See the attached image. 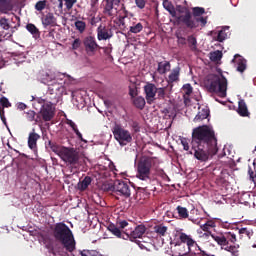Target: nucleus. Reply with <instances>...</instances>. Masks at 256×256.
Listing matches in <instances>:
<instances>
[{
  "label": "nucleus",
  "instance_id": "f257e3e1",
  "mask_svg": "<svg viewBox=\"0 0 256 256\" xmlns=\"http://www.w3.org/2000/svg\"><path fill=\"white\" fill-rule=\"evenodd\" d=\"M191 146L194 152H190V155H194L195 159L201 162L209 161L210 157L217 155L219 152L215 130L207 125L194 128Z\"/></svg>",
  "mask_w": 256,
  "mask_h": 256
},
{
  "label": "nucleus",
  "instance_id": "f03ea898",
  "mask_svg": "<svg viewBox=\"0 0 256 256\" xmlns=\"http://www.w3.org/2000/svg\"><path fill=\"white\" fill-rule=\"evenodd\" d=\"M213 228H215V222L213 221H207L201 226L202 231L209 233L210 237L217 242V245H219L221 249L228 251V253H231L233 256H239V245H235V243H237L235 233H212L211 229Z\"/></svg>",
  "mask_w": 256,
  "mask_h": 256
},
{
  "label": "nucleus",
  "instance_id": "7ed1b4c3",
  "mask_svg": "<svg viewBox=\"0 0 256 256\" xmlns=\"http://www.w3.org/2000/svg\"><path fill=\"white\" fill-rule=\"evenodd\" d=\"M48 147H50L51 151L58 155L60 159L66 163L67 167H71V169H77L79 167V161H81V153L77 151V149L73 147H65L60 146L59 144L49 141Z\"/></svg>",
  "mask_w": 256,
  "mask_h": 256
},
{
  "label": "nucleus",
  "instance_id": "20e7f679",
  "mask_svg": "<svg viewBox=\"0 0 256 256\" xmlns=\"http://www.w3.org/2000/svg\"><path fill=\"white\" fill-rule=\"evenodd\" d=\"M38 79H40L41 83L44 85H48L49 99L57 102L65 88L57 82L55 72L51 70H41L38 74Z\"/></svg>",
  "mask_w": 256,
  "mask_h": 256
},
{
  "label": "nucleus",
  "instance_id": "39448f33",
  "mask_svg": "<svg viewBox=\"0 0 256 256\" xmlns=\"http://www.w3.org/2000/svg\"><path fill=\"white\" fill-rule=\"evenodd\" d=\"M53 237L61 243L69 253L75 250V237L73 231L63 222L56 223L53 229Z\"/></svg>",
  "mask_w": 256,
  "mask_h": 256
},
{
  "label": "nucleus",
  "instance_id": "423d86ee",
  "mask_svg": "<svg viewBox=\"0 0 256 256\" xmlns=\"http://www.w3.org/2000/svg\"><path fill=\"white\" fill-rule=\"evenodd\" d=\"M205 8L194 7L191 11H187L186 15H180L178 22L182 23L187 29H197V27H205L207 25V17H203Z\"/></svg>",
  "mask_w": 256,
  "mask_h": 256
},
{
  "label": "nucleus",
  "instance_id": "0eeeda50",
  "mask_svg": "<svg viewBox=\"0 0 256 256\" xmlns=\"http://www.w3.org/2000/svg\"><path fill=\"white\" fill-rule=\"evenodd\" d=\"M206 87L210 93H217L219 97H227V78L223 75H208Z\"/></svg>",
  "mask_w": 256,
  "mask_h": 256
},
{
  "label": "nucleus",
  "instance_id": "6e6552de",
  "mask_svg": "<svg viewBox=\"0 0 256 256\" xmlns=\"http://www.w3.org/2000/svg\"><path fill=\"white\" fill-rule=\"evenodd\" d=\"M152 167H153V158H149V157L141 158L138 161L137 166H136L137 179H140L141 181H151Z\"/></svg>",
  "mask_w": 256,
  "mask_h": 256
},
{
  "label": "nucleus",
  "instance_id": "1a4fd4ad",
  "mask_svg": "<svg viewBox=\"0 0 256 256\" xmlns=\"http://www.w3.org/2000/svg\"><path fill=\"white\" fill-rule=\"evenodd\" d=\"M129 227V222L127 220H118L116 221V224H109L107 229L114 237H117V239H124L127 241V234L125 233V229Z\"/></svg>",
  "mask_w": 256,
  "mask_h": 256
},
{
  "label": "nucleus",
  "instance_id": "9d476101",
  "mask_svg": "<svg viewBox=\"0 0 256 256\" xmlns=\"http://www.w3.org/2000/svg\"><path fill=\"white\" fill-rule=\"evenodd\" d=\"M112 132H113L114 138L116 139V141H118L121 147H125V145H129V143L133 141V136H131V132L121 127V125L114 126Z\"/></svg>",
  "mask_w": 256,
  "mask_h": 256
},
{
  "label": "nucleus",
  "instance_id": "9b49d317",
  "mask_svg": "<svg viewBox=\"0 0 256 256\" xmlns=\"http://www.w3.org/2000/svg\"><path fill=\"white\" fill-rule=\"evenodd\" d=\"M146 231L147 227H145V225L143 224L136 226L135 229H132L131 227L128 226L127 229H125L126 240L130 239L132 242L137 243L140 249H143V244L137 241V239H141V237L145 235Z\"/></svg>",
  "mask_w": 256,
  "mask_h": 256
},
{
  "label": "nucleus",
  "instance_id": "f8f14e48",
  "mask_svg": "<svg viewBox=\"0 0 256 256\" xmlns=\"http://www.w3.org/2000/svg\"><path fill=\"white\" fill-rule=\"evenodd\" d=\"M112 191L118 195H123L126 199L131 197V186L123 180H116L112 186Z\"/></svg>",
  "mask_w": 256,
  "mask_h": 256
},
{
  "label": "nucleus",
  "instance_id": "ddd939ff",
  "mask_svg": "<svg viewBox=\"0 0 256 256\" xmlns=\"http://www.w3.org/2000/svg\"><path fill=\"white\" fill-rule=\"evenodd\" d=\"M144 95L148 105H153L157 101V86L155 84L147 82L143 87Z\"/></svg>",
  "mask_w": 256,
  "mask_h": 256
},
{
  "label": "nucleus",
  "instance_id": "4468645a",
  "mask_svg": "<svg viewBox=\"0 0 256 256\" xmlns=\"http://www.w3.org/2000/svg\"><path fill=\"white\" fill-rule=\"evenodd\" d=\"M54 102H47L46 104L42 105L40 112L38 113L40 117L43 119V121H51L53 117H55V108H53Z\"/></svg>",
  "mask_w": 256,
  "mask_h": 256
},
{
  "label": "nucleus",
  "instance_id": "2eb2a0df",
  "mask_svg": "<svg viewBox=\"0 0 256 256\" xmlns=\"http://www.w3.org/2000/svg\"><path fill=\"white\" fill-rule=\"evenodd\" d=\"M83 45L87 55H89L90 57L95 55V51L101 49V46L97 44V40L93 36H86L83 39Z\"/></svg>",
  "mask_w": 256,
  "mask_h": 256
},
{
  "label": "nucleus",
  "instance_id": "dca6fc26",
  "mask_svg": "<svg viewBox=\"0 0 256 256\" xmlns=\"http://www.w3.org/2000/svg\"><path fill=\"white\" fill-rule=\"evenodd\" d=\"M96 33L98 41H108L113 38V30L107 26L100 25Z\"/></svg>",
  "mask_w": 256,
  "mask_h": 256
},
{
  "label": "nucleus",
  "instance_id": "f3484780",
  "mask_svg": "<svg viewBox=\"0 0 256 256\" xmlns=\"http://www.w3.org/2000/svg\"><path fill=\"white\" fill-rule=\"evenodd\" d=\"M163 7L166 11H168L171 17L174 18L175 25H182V22H179V17H181V15H177V10L175 9V6L173 5V3H171V1L164 0Z\"/></svg>",
  "mask_w": 256,
  "mask_h": 256
},
{
  "label": "nucleus",
  "instance_id": "a211bd4d",
  "mask_svg": "<svg viewBox=\"0 0 256 256\" xmlns=\"http://www.w3.org/2000/svg\"><path fill=\"white\" fill-rule=\"evenodd\" d=\"M233 63H235L236 65V70L239 73H244L245 69H247V60H245V58H243L241 55L236 54L234 56V59L232 60Z\"/></svg>",
  "mask_w": 256,
  "mask_h": 256
},
{
  "label": "nucleus",
  "instance_id": "6ab92c4d",
  "mask_svg": "<svg viewBox=\"0 0 256 256\" xmlns=\"http://www.w3.org/2000/svg\"><path fill=\"white\" fill-rule=\"evenodd\" d=\"M113 2H107L105 0L104 2V8L103 13L106 15V17H117L118 10L115 8Z\"/></svg>",
  "mask_w": 256,
  "mask_h": 256
},
{
  "label": "nucleus",
  "instance_id": "aec40b11",
  "mask_svg": "<svg viewBox=\"0 0 256 256\" xmlns=\"http://www.w3.org/2000/svg\"><path fill=\"white\" fill-rule=\"evenodd\" d=\"M38 139H41V135L35 132V129H32V132L29 133L28 136V147L32 151H35L37 149V141Z\"/></svg>",
  "mask_w": 256,
  "mask_h": 256
},
{
  "label": "nucleus",
  "instance_id": "412c9836",
  "mask_svg": "<svg viewBox=\"0 0 256 256\" xmlns=\"http://www.w3.org/2000/svg\"><path fill=\"white\" fill-rule=\"evenodd\" d=\"M173 89V85L170 86V88L167 87H160L157 88L156 95L157 99L165 101V99H169L171 97V91Z\"/></svg>",
  "mask_w": 256,
  "mask_h": 256
},
{
  "label": "nucleus",
  "instance_id": "4be33fe9",
  "mask_svg": "<svg viewBox=\"0 0 256 256\" xmlns=\"http://www.w3.org/2000/svg\"><path fill=\"white\" fill-rule=\"evenodd\" d=\"M179 239L181 243H186L189 250H191V247H195V245H197V242L191 237V235H187L185 232L180 233Z\"/></svg>",
  "mask_w": 256,
  "mask_h": 256
},
{
  "label": "nucleus",
  "instance_id": "5701e85b",
  "mask_svg": "<svg viewBox=\"0 0 256 256\" xmlns=\"http://www.w3.org/2000/svg\"><path fill=\"white\" fill-rule=\"evenodd\" d=\"M57 18H55V15L53 13L49 12L42 18V25L44 27H49L50 25H56Z\"/></svg>",
  "mask_w": 256,
  "mask_h": 256
},
{
  "label": "nucleus",
  "instance_id": "b1692460",
  "mask_svg": "<svg viewBox=\"0 0 256 256\" xmlns=\"http://www.w3.org/2000/svg\"><path fill=\"white\" fill-rule=\"evenodd\" d=\"M157 71L159 75H165V73L171 71V62L170 61L158 62Z\"/></svg>",
  "mask_w": 256,
  "mask_h": 256
},
{
  "label": "nucleus",
  "instance_id": "393cba45",
  "mask_svg": "<svg viewBox=\"0 0 256 256\" xmlns=\"http://www.w3.org/2000/svg\"><path fill=\"white\" fill-rule=\"evenodd\" d=\"M181 75V68H174L168 75V83H177L179 81V76Z\"/></svg>",
  "mask_w": 256,
  "mask_h": 256
},
{
  "label": "nucleus",
  "instance_id": "a878e982",
  "mask_svg": "<svg viewBox=\"0 0 256 256\" xmlns=\"http://www.w3.org/2000/svg\"><path fill=\"white\" fill-rule=\"evenodd\" d=\"M238 115L240 117H249V110L247 109L245 100H240L238 102Z\"/></svg>",
  "mask_w": 256,
  "mask_h": 256
},
{
  "label": "nucleus",
  "instance_id": "bb28decb",
  "mask_svg": "<svg viewBox=\"0 0 256 256\" xmlns=\"http://www.w3.org/2000/svg\"><path fill=\"white\" fill-rule=\"evenodd\" d=\"M26 29H27L28 32L31 33V35L34 37V39H39L41 37V32L39 31L37 26H35V24L28 23L26 25Z\"/></svg>",
  "mask_w": 256,
  "mask_h": 256
},
{
  "label": "nucleus",
  "instance_id": "cd10ccee",
  "mask_svg": "<svg viewBox=\"0 0 256 256\" xmlns=\"http://www.w3.org/2000/svg\"><path fill=\"white\" fill-rule=\"evenodd\" d=\"M92 181L93 179L90 176H85L84 179L78 183L79 191H86Z\"/></svg>",
  "mask_w": 256,
  "mask_h": 256
},
{
  "label": "nucleus",
  "instance_id": "c85d7f7f",
  "mask_svg": "<svg viewBox=\"0 0 256 256\" xmlns=\"http://www.w3.org/2000/svg\"><path fill=\"white\" fill-rule=\"evenodd\" d=\"M133 101V105L140 110L145 109V98H143V96H135L134 98H132Z\"/></svg>",
  "mask_w": 256,
  "mask_h": 256
},
{
  "label": "nucleus",
  "instance_id": "c756f323",
  "mask_svg": "<svg viewBox=\"0 0 256 256\" xmlns=\"http://www.w3.org/2000/svg\"><path fill=\"white\" fill-rule=\"evenodd\" d=\"M26 119L27 121H29L30 123H33V121L35 122V125H37V123H39L40 120V116L39 114H37L35 111L33 110H29L28 112H26Z\"/></svg>",
  "mask_w": 256,
  "mask_h": 256
},
{
  "label": "nucleus",
  "instance_id": "7c9ffc66",
  "mask_svg": "<svg viewBox=\"0 0 256 256\" xmlns=\"http://www.w3.org/2000/svg\"><path fill=\"white\" fill-rule=\"evenodd\" d=\"M66 123L74 131V133L77 135L78 139H80V141H83V134H81V132L79 131V128H77V124H75V122H73V120H69V119L66 120Z\"/></svg>",
  "mask_w": 256,
  "mask_h": 256
},
{
  "label": "nucleus",
  "instance_id": "2f4dec72",
  "mask_svg": "<svg viewBox=\"0 0 256 256\" xmlns=\"http://www.w3.org/2000/svg\"><path fill=\"white\" fill-rule=\"evenodd\" d=\"M209 117V110L202 109L198 112V114L194 118V122L197 123L199 121H203Z\"/></svg>",
  "mask_w": 256,
  "mask_h": 256
},
{
  "label": "nucleus",
  "instance_id": "473e14b6",
  "mask_svg": "<svg viewBox=\"0 0 256 256\" xmlns=\"http://www.w3.org/2000/svg\"><path fill=\"white\" fill-rule=\"evenodd\" d=\"M176 211L180 219H189V210L183 206H177Z\"/></svg>",
  "mask_w": 256,
  "mask_h": 256
},
{
  "label": "nucleus",
  "instance_id": "72a5a7b5",
  "mask_svg": "<svg viewBox=\"0 0 256 256\" xmlns=\"http://www.w3.org/2000/svg\"><path fill=\"white\" fill-rule=\"evenodd\" d=\"M75 27H76V31L83 34L85 33L86 29H87V23H85V21L82 20H76L74 23Z\"/></svg>",
  "mask_w": 256,
  "mask_h": 256
},
{
  "label": "nucleus",
  "instance_id": "f704fd0d",
  "mask_svg": "<svg viewBox=\"0 0 256 256\" xmlns=\"http://www.w3.org/2000/svg\"><path fill=\"white\" fill-rule=\"evenodd\" d=\"M188 47H190L191 51H197V38L195 36L190 35L187 37Z\"/></svg>",
  "mask_w": 256,
  "mask_h": 256
},
{
  "label": "nucleus",
  "instance_id": "c9c22d12",
  "mask_svg": "<svg viewBox=\"0 0 256 256\" xmlns=\"http://www.w3.org/2000/svg\"><path fill=\"white\" fill-rule=\"evenodd\" d=\"M167 229V226H164L163 224H159L154 227L155 233H157V235H160V237H165Z\"/></svg>",
  "mask_w": 256,
  "mask_h": 256
},
{
  "label": "nucleus",
  "instance_id": "e433bc0d",
  "mask_svg": "<svg viewBox=\"0 0 256 256\" xmlns=\"http://www.w3.org/2000/svg\"><path fill=\"white\" fill-rule=\"evenodd\" d=\"M143 31V24L141 22L133 23L132 26H130L129 33H141Z\"/></svg>",
  "mask_w": 256,
  "mask_h": 256
},
{
  "label": "nucleus",
  "instance_id": "4c0bfd02",
  "mask_svg": "<svg viewBox=\"0 0 256 256\" xmlns=\"http://www.w3.org/2000/svg\"><path fill=\"white\" fill-rule=\"evenodd\" d=\"M176 39H177V44L180 47H185L187 45V38L183 36V33L181 32H176Z\"/></svg>",
  "mask_w": 256,
  "mask_h": 256
},
{
  "label": "nucleus",
  "instance_id": "58836bf2",
  "mask_svg": "<svg viewBox=\"0 0 256 256\" xmlns=\"http://www.w3.org/2000/svg\"><path fill=\"white\" fill-rule=\"evenodd\" d=\"M129 95L132 99H135L139 95V88H137V84L132 83L129 85Z\"/></svg>",
  "mask_w": 256,
  "mask_h": 256
},
{
  "label": "nucleus",
  "instance_id": "ea45409f",
  "mask_svg": "<svg viewBox=\"0 0 256 256\" xmlns=\"http://www.w3.org/2000/svg\"><path fill=\"white\" fill-rule=\"evenodd\" d=\"M210 59L214 62L221 61V59H223V52L217 50L210 53Z\"/></svg>",
  "mask_w": 256,
  "mask_h": 256
},
{
  "label": "nucleus",
  "instance_id": "a19ab883",
  "mask_svg": "<svg viewBox=\"0 0 256 256\" xmlns=\"http://www.w3.org/2000/svg\"><path fill=\"white\" fill-rule=\"evenodd\" d=\"M182 91L184 96H190L193 93V86H191V84H185L182 87Z\"/></svg>",
  "mask_w": 256,
  "mask_h": 256
},
{
  "label": "nucleus",
  "instance_id": "79ce46f5",
  "mask_svg": "<svg viewBox=\"0 0 256 256\" xmlns=\"http://www.w3.org/2000/svg\"><path fill=\"white\" fill-rule=\"evenodd\" d=\"M240 235H246V237H248V239H251V237H253V230L249 229V228H241L239 230Z\"/></svg>",
  "mask_w": 256,
  "mask_h": 256
},
{
  "label": "nucleus",
  "instance_id": "37998d69",
  "mask_svg": "<svg viewBox=\"0 0 256 256\" xmlns=\"http://www.w3.org/2000/svg\"><path fill=\"white\" fill-rule=\"evenodd\" d=\"M47 7V0H40L35 4L36 11H43Z\"/></svg>",
  "mask_w": 256,
  "mask_h": 256
},
{
  "label": "nucleus",
  "instance_id": "c03bdc74",
  "mask_svg": "<svg viewBox=\"0 0 256 256\" xmlns=\"http://www.w3.org/2000/svg\"><path fill=\"white\" fill-rule=\"evenodd\" d=\"M127 15H129V12L125 10V14L123 16H119L118 17V22H119V25L120 27H127V25L125 24V19H127Z\"/></svg>",
  "mask_w": 256,
  "mask_h": 256
},
{
  "label": "nucleus",
  "instance_id": "a18cd8bd",
  "mask_svg": "<svg viewBox=\"0 0 256 256\" xmlns=\"http://www.w3.org/2000/svg\"><path fill=\"white\" fill-rule=\"evenodd\" d=\"M175 9H176V15H187V11H189L187 7H183L181 5H178Z\"/></svg>",
  "mask_w": 256,
  "mask_h": 256
},
{
  "label": "nucleus",
  "instance_id": "49530a36",
  "mask_svg": "<svg viewBox=\"0 0 256 256\" xmlns=\"http://www.w3.org/2000/svg\"><path fill=\"white\" fill-rule=\"evenodd\" d=\"M0 27H2V29H5V31L10 29V25H9V20L7 18H1L0 19Z\"/></svg>",
  "mask_w": 256,
  "mask_h": 256
},
{
  "label": "nucleus",
  "instance_id": "de8ad7c7",
  "mask_svg": "<svg viewBox=\"0 0 256 256\" xmlns=\"http://www.w3.org/2000/svg\"><path fill=\"white\" fill-rule=\"evenodd\" d=\"M227 39V33L225 31L220 30L217 35L216 41H219V43H223Z\"/></svg>",
  "mask_w": 256,
  "mask_h": 256
},
{
  "label": "nucleus",
  "instance_id": "09e8293b",
  "mask_svg": "<svg viewBox=\"0 0 256 256\" xmlns=\"http://www.w3.org/2000/svg\"><path fill=\"white\" fill-rule=\"evenodd\" d=\"M0 105L6 108L11 107V103L9 102V99H7V97L5 96H2L0 98Z\"/></svg>",
  "mask_w": 256,
  "mask_h": 256
},
{
  "label": "nucleus",
  "instance_id": "8fccbe9b",
  "mask_svg": "<svg viewBox=\"0 0 256 256\" xmlns=\"http://www.w3.org/2000/svg\"><path fill=\"white\" fill-rule=\"evenodd\" d=\"M35 101H37V103H39V105H41V107H43V105H46L47 103H58V101H55V100H50V101H47L43 98H36Z\"/></svg>",
  "mask_w": 256,
  "mask_h": 256
},
{
  "label": "nucleus",
  "instance_id": "3c124183",
  "mask_svg": "<svg viewBox=\"0 0 256 256\" xmlns=\"http://www.w3.org/2000/svg\"><path fill=\"white\" fill-rule=\"evenodd\" d=\"M79 47H81V39L76 38V39L72 42V49H73V51H77V49H79Z\"/></svg>",
  "mask_w": 256,
  "mask_h": 256
},
{
  "label": "nucleus",
  "instance_id": "603ef678",
  "mask_svg": "<svg viewBox=\"0 0 256 256\" xmlns=\"http://www.w3.org/2000/svg\"><path fill=\"white\" fill-rule=\"evenodd\" d=\"M135 4L138 7V9H145V5H147L146 0H135Z\"/></svg>",
  "mask_w": 256,
  "mask_h": 256
},
{
  "label": "nucleus",
  "instance_id": "864d4df0",
  "mask_svg": "<svg viewBox=\"0 0 256 256\" xmlns=\"http://www.w3.org/2000/svg\"><path fill=\"white\" fill-rule=\"evenodd\" d=\"M157 175L158 177H161V179H168L169 176H167V173H165V171L163 169H159L157 170Z\"/></svg>",
  "mask_w": 256,
  "mask_h": 256
},
{
  "label": "nucleus",
  "instance_id": "5fc2aeb1",
  "mask_svg": "<svg viewBox=\"0 0 256 256\" xmlns=\"http://www.w3.org/2000/svg\"><path fill=\"white\" fill-rule=\"evenodd\" d=\"M0 119L4 123V125H7V119L5 118V110L0 106Z\"/></svg>",
  "mask_w": 256,
  "mask_h": 256
},
{
  "label": "nucleus",
  "instance_id": "6e6d98bb",
  "mask_svg": "<svg viewBox=\"0 0 256 256\" xmlns=\"http://www.w3.org/2000/svg\"><path fill=\"white\" fill-rule=\"evenodd\" d=\"M100 49H103L104 55H107V57L111 56V53L113 51V48L111 47H100Z\"/></svg>",
  "mask_w": 256,
  "mask_h": 256
},
{
  "label": "nucleus",
  "instance_id": "4d7b16f0",
  "mask_svg": "<svg viewBox=\"0 0 256 256\" xmlns=\"http://www.w3.org/2000/svg\"><path fill=\"white\" fill-rule=\"evenodd\" d=\"M181 144L183 145L184 151H189V142L187 141V139H182Z\"/></svg>",
  "mask_w": 256,
  "mask_h": 256
},
{
  "label": "nucleus",
  "instance_id": "13d9d810",
  "mask_svg": "<svg viewBox=\"0 0 256 256\" xmlns=\"http://www.w3.org/2000/svg\"><path fill=\"white\" fill-rule=\"evenodd\" d=\"M132 129L134 130L135 133H139V131H141V127H139L138 122H133L132 123Z\"/></svg>",
  "mask_w": 256,
  "mask_h": 256
},
{
  "label": "nucleus",
  "instance_id": "bf43d9fd",
  "mask_svg": "<svg viewBox=\"0 0 256 256\" xmlns=\"http://www.w3.org/2000/svg\"><path fill=\"white\" fill-rule=\"evenodd\" d=\"M92 253H93V251H91V250H82V251H80L81 256H91Z\"/></svg>",
  "mask_w": 256,
  "mask_h": 256
},
{
  "label": "nucleus",
  "instance_id": "052dcab7",
  "mask_svg": "<svg viewBox=\"0 0 256 256\" xmlns=\"http://www.w3.org/2000/svg\"><path fill=\"white\" fill-rule=\"evenodd\" d=\"M18 109H20V111H25V109H27V105L25 103H19Z\"/></svg>",
  "mask_w": 256,
  "mask_h": 256
},
{
  "label": "nucleus",
  "instance_id": "680f3d73",
  "mask_svg": "<svg viewBox=\"0 0 256 256\" xmlns=\"http://www.w3.org/2000/svg\"><path fill=\"white\" fill-rule=\"evenodd\" d=\"M58 9L60 13H63V0H58Z\"/></svg>",
  "mask_w": 256,
  "mask_h": 256
},
{
  "label": "nucleus",
  "instance_id": "e2e57ef3",
  "mask_svg": "<svg viewBox=\"0 0 256 256\" xmlns=\"http://www.w3.org/2000/svg\"><path fill=\"white\" fill-rule=\"evenodd\" d=\"M190 96H184V104L187 106L191 103V98Z\"/></svg>",
  "mask_w": 256,
  "mask_h": 256
},
{
  "label": "nucleus",
  "instance_id": "0e129e2a",
  "mask_svg": "<svg viewBox=\"0 0 256 256\" xmlns=\"http://www.w3.org/2000/svg\"><path fill=\"white\" fill-rule=\"evenodd\" d=\"M11 0H0V5H9Z\"/></svg>",
  "mask_w": 256,
  "mask_h": 256
},
{
  "label": "nucleus",
  "instance_id": "69168bd1",
  "mask_svg": "<svg viewBox=\"0 0 256 256\" xmlns=\"http://www.w3.org/2000/svg\"><path fill=\"white\" fill-rule=\"evenodd\" d=\"M91 256H101V254H99V252H97V251L92 250Z\"/></svg>",
  "mask_w": 256,
  "mask_h": 256
},
{
  "label": "nucleus",
  "instance_id": "338daca9",
  "mask_svg": "<svg viewBox=\"0 0 256 256\" xmlns=\"http://www.w3.org/2000/svg\"><path fill=\"white\" fill-rule=\"evenodd\" d=\"M121 3V0H114V5H119Z\"/></svg>",
  "mask_w": 256,
  "mask_h": 256
},
{
  "label": "nucleus",
  "instance_id": "774afa93",
  "mask_svg": "<svg viewBox=\"0 0 256 256\" xmlns=\"http://www.w3.org/2000/svg\"><path fill=\"white\" fill-rule=\"evenodd\" d=\"M110 103H111V102H109V100H105V101H104V104H105V105H110Z\"/></svg>",
  "mask_w": 256,
  "mask_h": 256
}]
</instances>
